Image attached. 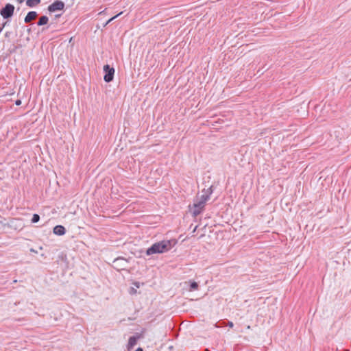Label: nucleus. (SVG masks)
I'll list each match as a JSON object with an SVG mask.
<instances>
[{
    "instance_id": "1",
    "label": "nucleus",
    "mask_w": 351,
    "mask_h": 351,
    "mask_svg": "<svg viewBox=\"0 0 351 351\" xmlns=\"http://www.w3.org/2000/svg\"><path fill=\"white\" fill-rule=\"evenodd\" d=\"M171 248V243L169 241H162L152 245L146 251L147 255L149 256L156 253H163L168 251Z\"/></svg>"
},
{
    "instance_id": "2",
    "label": "nucleus",
    "mask_w": 351,
    "mask_h": 351,
    "mask_svg": "<svg viewBox=\"0 0 351 351\" xmlns=\"http://www.w3.org/2000/svg\"><path fill=\"white\" fill-rule=\"evenodd\" d=\"M208 200V195H202L195 201L191 206L189 207V210L194 217L199 215L204 210Z\"/></svg>"
},
{
    "instance_id": "3",
    "label": "nucleus",
    "mask_w": 351,
    "mask_h": 351,
    "mask_svg": "<svg viewBox=\"0 0 351 351\" xmlns=\"http://www.w3.org/2000/svg\"><path fill=\"white\" fill-rule=\"evenodd\" d=\"M14 12V6L12 4L8 3L0 11L1 15L4 19H8L11 17Z\"/></svg>"
},
{
    "instance_id": "4",
    "label": "nucleus",
    "mask_w": 351,
    "mask_h": 351,
    "mask_svg": "<svg viewBox=\"0 0 351 351\" xmlns=\"http://www.w3.org/2000/svg\"><path fill=\"white\" fill-rule=\"evenodd\" d=\"M104 71L106 73L104 77L105 82H110L112 81L114 78V69L110 66V65L106 64L104 66Z\"/></svg>"
},
{
    "instance_id": "5",
    "label": "nucleus",
    "mask_w": 351,
    "mask_h": 351,
    "mask_svg": "<svg viewBox=\"0 0 351 351\" xmlns=\"http://www.w3.org/2000/svg\"><path fill=\"white\" fill-rule=\"evenodd\" d=\"M64 4L62 1H56L49 6L48 10L51 12H54L56 11L62 10L64 8Z\"/></svg>"
},
{
    "instance_id": "6",
    "label": "nucleus",
    "mask_w": 351,
    "mask_h": 351,
    "mask_svg": "<svg viewBox=\"0 0 351 351\" xmlns=\"http://www.w3.org/2000/svg\"><path fill=\"white\" fill-rule=\"evenodd\" d=\"M53 232L56 235H64L66 232V229L63 226L58 225L53 228Z\"/></svg>"
},
{
    "instance_id": "7",
    "label": "nucleus",
    "mask_w": 351,
    "mask_h": 351,
    "mask_svg": "<svg viewBox=\"0 0 351 351\" xmlns=\"http://www.w3.org/2000/svg\"><path fill=\"white\" fill-rule=\"evenodd\" d=\"M37 16H38V14L36 12L31 11V12H28V14L25 16V22L26 23H30L32 21L35 20L36 19Z\"/></svg>"
},
{
    "instance_id": "8",
    "label": "nucleus",
    "mask_w": 351,
    "mask_h": 351,
    "mask_svg": "<svg viewBox=\"0 0 351 351\" xmlns=\"http://www.w3.org/2000/svg\"><path fill=\"white\" fill-rule=\"evenodd\" d=\"M136 342H137V337H131L129 339V341H128V350L132 349L136 344Z\"/></svg>"
},
{
    "instance_id": "9",
    "label": "nucleus",
    "mask_w": 351,
    "mask_h": 351,
    "mask_svg": "<svg viewBox=\"0 0 351 351\" xmlns=\"http://www.w3.org/2000/svg\"><path fill=\"white\" fill-rule=\"evenodd\" d=\"M40 3V0H27L26 4L28 7L32 8Z\"/></svg>"
},
{
    "instance_id": "10",
    "label": "nucleus",
    "mask_w": 351,
    "mask_h": 351,
    "mask_svg": "<svg viewBox=\"0 0 351 351\" xmlns=\"http://www.w3.org/2000/svg\"><path fill=\"white\" fill-rule=\"evenodd\" d=\"M49 21V19L46 16H43L39 19V21L38 22V25H46Z\"/></svg>"
},
{
    "instance_id": "11",
    "label": "nucleus",
    "mask_w": 351,
    "mask_h": 351,
    "mask_svg": "<svg viewBox=\"0 0 351 351\" xmlns=\"http://www.w3.org/2000/svg\"><path fill=\"white\" fill-rule=\"evenodd\" d=\"M198 287H199L198 284L195 282H193L191 283L189 291H193L194 290H197L198 289Z\"/></svg>"
},
{
    "instance_id": "12",
    "label": "nucleus",
    "mask_w": 351,
    "mask_h": 351,
    "mask_svg": "<svg viewBox=\"0 0 351 351\" xmlns=\"http://www.w3.org/2000/svg\"><path fill=\"white\" fill-rule=\"evenodd\" d=\"M40 220V216L38 214L33 215L32 221V223H37Z\"/></svg>"
},
{
    "instance_id": "13",
    "label": "nucleus",
    "mask_w": 351,
    "mask_h": 351,
    "mask_svg": "<svg viewBox=\"0 0 351 351\" xmlns=\"http://www.w3.org/2000/svg\"><path fill=\"white\" fill-rule=\"evenodd\" d=\"M122 14V12H120L119 14H118L117 15L114 16V17L111 18L110 19L108 20V21L107 22V23H110L111 21H112L114 19H116L118 16L121 15Z\"/></svg>"
},
{
    "instance_id": "14",
    "label": "nucleus",
    "mask_w": 351,
    "mask_h": 351,
    "mask_svg": "<svg viewBox=\"0 0 351 351\" xmlns=\"http://www.w3.org/2000/svg\"><path fill=\"white\" fill-rule=\"evenodd\" d=\"M15 104H16V105L19 106L21 104V101L18 99L16 101Z\"/></svg>"
},
{
    "instance_id": "15",
    "label": "nucleus",
    "mask_w": 351,
    "mask_h": 351,
    "mask_svg": "<svg viewBox=\"0 0 351 351\" xmlns=\"http://www.w3.org/2000/svg\"><path fill=\"white\" fill-rule=\"evenodd\" d=\"M228 326L230 327V328H232L233 327V323L231 322H229L228 324Z\"/></svg>"
},
{
    "instance_id": "16",
    "label": "nucleus",
    "mask_w": 351,
    "mask_h": 351,
    "mask_svg": "<svg viewBox=\"0 0 351 351\" xmlns=\"http://www.w3.org/2000/svg\"><path fill=\"white\" fill-rule=\"evenodd\" d=\"M135 292H136V291L134 289H132L130 293H134Z\"/></svg>"
},
{
    "instance_id": "17",
    "label": "nucleus",
    "mask_w": 351,
    "mask_h": 351,
    "mask_svg": "<svg viewBox=\"0 0 351 351\" xmlns=\"http://www.w3.org/2000/svg\"><path fill=\"white\" fill-rule=\"evenodd\" d=\"M134 285H135V286H136L137 287H139V285H138V282L134 283Z\"/></svg>"
},
{
    "instance_id": "18",
    "label": "nucleus",
    "mask_w": 351,
    "mask_h": 351,
    "mask_svg": "<svg viewBox=\"0 0 351 351\" xmlns=\"http://www.w3.org/2000/svg\"><path fill=\"white\" fill-rule=\"evenodd\" d=\"M20 3H23L25 0H17Z\"/></svg>"
},
{
    "instance_id": "19",
    "label": "nucleus",
    "mask_w": 351,
    "mask_h": 351,
    "mask_svg": "<svg viewBox=\"0 0 351 351\" xmlns=\"http://www.w3.org/2000/svg\"><path fill=\"white\" fill-rule=\"evenodd\" d=\"M136 351H143V350L141 348H138Z\"/></svg>"
},
{
    "instance_id": "20",
    "label": "nucleus",
    "mask_w": 351,
    "mask_h": 351,
    "mask_svg": "<svg viewBox=\"0 0 351 351\" xmlns=\"http://www.w3.org/2000/svg\"><path fill=\"white\" fill-rule=\"evenodd\" d=\"M2 29H3L2 27H0V32H1Z\"/></svg>"
}]
</instances>
